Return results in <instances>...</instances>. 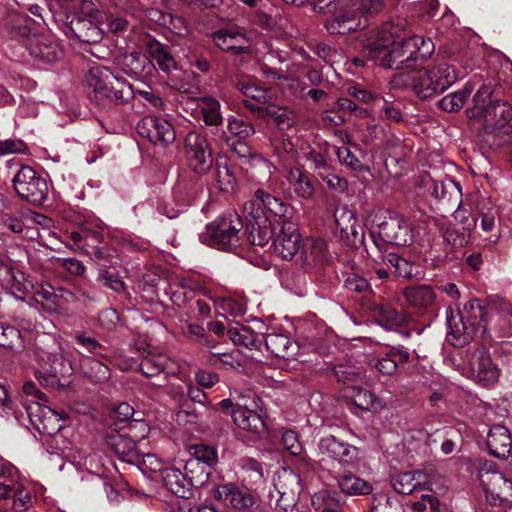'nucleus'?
<instances>
[{"instance_id": "nucleus-54", "label": "nucleus", "mask_w": 512, "mask_h": 512, "mask_svg": "<svg viewBox=\"0 0 512 512\" xmlns=\"http://www.w3.org/2000/svg\"><path fill=\"white\" fill-rule=\"evenodd\" d=\"M209 363L214 366H221L223 369L238 370L242 367L239 360V353L211 352L208 359Z\"/></svg>"}, {"instance_id": "nucleus-10", "label": "nucleus", "mask_w": 512, "mask_h": 512, "mask_svg": "<svg viewBox=\"0 0 512 512\" xmlns=\"http://www.w3.org/2000/svg\"><path fill=\"white\" fill-rule=\"evenodd\" d=\"M16 193L32 204H42L48 196V184L29 166H23L13 178Z\"/></svg>"}, {"instance_id": "nucleus-43", "label": "nucleus", "mask_w": 512, "mask_h": 512, "mask_svg": "<svg viewBox=\"0 0 512 512\" xmlns=\"http://www.w3.org/2000/svg\"><path fill=\"white\" fill-rule=\"evenodd\" d=\"M198 106L207 125L217 126L222 123L221 104L217 99L210 96L202 97L198 101Z\"/></svg>"}, {"instance_id": "nucleus-17", "label": "nucleus", "mask_w": 512, "mask_h": 512, "mask_svg": "<svg viewBox=\"0 0 512 512\" xmlns=\"http://www.w3.org/2000/svg\"><path fill=\"white\" fill-rule=\"evenodd\" d=\"M0 285L15 298L23 300L32 287L26 274L12 266L11 260L0 257Z\"/></svg>"}, {"instance_id": "nucleus-26", "label": "nucleus", "mask_w": 512, "mask_h": 512, "mask_svg": "<svg viewBox=\"0 0 512 512\" xmlns=\"http://www.w3.org/2000/svg\"><path fill=\"white\" fill-rule=\"evenodd\" d=\"M254 197L262 202L270 215L275 217V219H272L269 224H288L291 222L295 212L291 205L281 201L262 189H257L254 192Z\"/></svg>"}, {"instance_id": "nucleus-42", "label": "nucleus", "mask_w": 512, "mask_h": 512, "mask_svg": "<svg viewBox=\"0 0 512 512\" xmlns=\"http://www.w3.org/2000/svg\"><path fill=\"white\" fill-rule=\"evenodd\" d=\"M378 324L388 330L396 329L406 322V316L390 306H380L375 310Z\"/></svg>"}, {"instance_id": "nucleus-48", "label": "nucleus", "mask_w": 512, "mask_h": 512, "mask_svg": "<svg viewBox=\"0 0 512 512\" xmlns=\"http://www.w3.org/2000/svg\"><path fill=\"white\" fill-rule=\"evenodd\" d=\"M497 309L493 313L497 317V324L494 327L499 331V333L504 337L512 336V307L510 304L506 302H502L499 305H496Z\"/></svg>"}, {"instance_id": "nucleus-25", "label": "nucleus", "mask_w": 512, "mask_h": 512, "mask_svg": "<svg viewBox=\"0 0 512 512\" xmlns=\"http://www.w3.org/2000/svg\"><path fill=\"white\" fill-rule=\"evenodd\" d=\"M497 309L496 305L487 306L479 299L469 300L463 307L461 317L466 319V322L474 328L477 333L481 331L485 333L487 330V317L493 314Z\"/></svg>"}, {"instance_id": "nucleus-59", "label": "nucleus", "mask_w": 512, "mask_h": 512, "mask_svg": "<svg viewBox=\"0 0 512 512\" xmlns=\"http://www.w3.org/2000/svg\"><path fill=\"white\" fill-rule=\"evenodd\" d=\"M408 227L409 226H378L379 234L384 235L387 238V242L397 246L407 244V239L401 237L400 234H403V236H405L407 234Z\"/></svg>"}, {"instance_id": "nucleus-47", "label": "nucleus", "mask_w": 512, "mask_h": 512, "mask_svg": "<svg viewBox=\"0 0 512 512\" xmlns=\"http://www.w3.org/2000/svg\"><path fill=\"white\" fill-rule=\"evenodd\" d=\"M248 163L253 177L269 180L276 171V166L261 155H249Z\"/></svg>"}, {"instance_id": "nucleus-37", "label": "nucleus", "mask_w": 512, "mask_h": 512, "mask_svg": "<svg viewBox=\"0 0 512 512\" xmlns=\"http://www.w3.org/2000/svg\"><path fill=\"white\" fill-rule=\"evenodd\" d=\"M146 52L150 60L158 65L163 72L169 73L177 69V62L173 56L164 48L163 44L157 40H148L145 44Z\"/></svg>"}, {"instance_id": "nucleus-14", "label": "nucleus", "mask_w": 512, "mask_h": 512, "mask_svg": "<svg viewBox=\"0 0 512 512\" xmlns=\"http://www.w3.org/2000/svg\"><path fill=\"white\" fill-rule=\"evenodd\" d=\"M138 133L155 145L166 146L175 141L176 135L170 122L155 116H146L137 124Z\"/></svg>"}, {"instance_id": "nucleus-19", "label": "nucleus", "mask_w": 512, "mask_h": 512, "mask_svg": "<svg viewBox=\"0 0 512 512\" xmlns=\"http://www.w3.org/2000/svg\"><path fill=\"white\" fill-rule=\"evenodd\" d=\"M431 194L440 201L441 205L450 210L451 208L457 207L454 212L455 219L463 221L466 219L461 216V189L458 183L451 181L450 179L444 181H434L430 188Z\"/></svg>"}, {"instance_id": "nucleus-30", "label": "nucleus", "mask_w": 512, "mask_h": 512, "mask_svg": "<svg viewBox=\"0 0 512 512\" xmlns=\"http://www.w3.org/2000/svg\"><path fill=\"white\" fill-rule=\"evenodd\" d=\"M216 499L235 509H246L253 505L254 498L245 489L239 490L233 484L219 485L214 490Z\"/></svg>"}, {"instance_id": "nucleus-3", "label": "nucleus", "mask_w": 512, "mask_h": 512, "mask_svg": "<svg viewBox=\"0 0 512 512\" xmlns=\"http://www.w3.org/2000/svg\"><path fill=\"white\" fill-rule=\"evenodd\" d=\"M315 11L330 12L325 22L330 34L345 35L367 26V17L380 11L382 0H307Z\"/></svg>"}, {"instance_id": "nucleus-6", "label": "nucleus", "mask_w": 512, "mask_h": 512, "mask_svg": "<svg viewBox=\"0 0 512 512\" xmlns=\"http://www.w3.org/2000/svg\"><path fill=\"white\" fill-rule=\"evenodd\" d=\"M491 90L481 86L473 97L474 106L467 110L470 118L482 119L494 129H501L512 123V106L504 101H492Z\"/></svg>"}, {"instance_id": "nucleus-22", "label": "nucleus", "mask_w": 512, "mask_h": 512, "mask_svg": "<svg viewBox=\"0 0 512 512\" xmlns=\"http://www.w3.org/2000/svg\"><path fill=\"white\" fill-rule=\"evenodd\" d=\"M117 65L124 73L131 77L147 78L156 73L155 64L148 56L139 52H130L117 59Z\"/></svg>"}, {"instance_id": "nucleus-7", "label": "nucleus", "mask_w": 512, "mask_h": 512, "mask_svg": "<svg viewBox=\"0 0 512 512\" xmlns=\"http://www.w3.org/2000/svg\"><path fill=\"white\" fill-rule=\"evenodd\" d=\"M9 33L12 37H20L30 55L44 63H52L62 57L60 44L50 33H30L26 26H12Z\"/></svg>"}, {"instance_id": "nucleus-23", "label": "nucleus", "mask_w": 512, "mask_h": 512, "mask_svg": "<svg viewBox=\"0 0 512 512\" xmlns=\"http://www.w3.org/2000/svg\"><path fill=\"white\" fill-rule=\"evenodd\" d=\"M106 443L122 461L128 463L139 461L140 451L131 434L111 431L106 436Z\"/></svg>"}, {"instance_id": "nucleus-49", "label": "nucleus", "mask_w": 512, "mask_h": 512, "mask_svg": "<svg viewBox=\"0 0 512 512\" xmlns=\"http://www.w3.org/2000/svg\"><path fill=\"white\" fill-rule=\"evenodd\" d=\"M169 364V359L164 355H151L142 359L140 370L146 377H152L163 372Z\"/></svg>"}, {"instance_id": "nucleus-27", "label": "nucleus", "mask_w": 512, "mask_h": 512, "mask_svg": "<svg viewBox=\"0 0 512 512\" xmlns=\"http://www.w3.org/2000/svg\"><path fill=\"white\" fill-rule=\"evenodd\" d=\"M66 360L60 354H52L47 358V362L36 371V378L46 387H63L59 375L65 374L68 369L66 367Z\"/></svg>"}, {"instance_id": "nucleus-18", "label": "nucleus", "mask_w": 512, "mask_h": 512, "mask_svg": "<svg viewBox=\"0 0 512 512\" xmlns=\"http://www.w3.org/2000/svg\"><path fill=\"white\" fill-rule=\"evenodd\" d=\"M215 45L223 51H232L236 54L248 53L250 49V36L239 27L220 29L212 34Z\"/></svg>"}, {"instance_id": "nucleus-64", "label": "nucleus", "mask_w": 512, "mask_h": 512, "mask_svg": "<svg viewBox=\"0 0 512 512\" xmlns=\"http://www.w3.org/2000/svg\"><path fill=\"white\" fill-rule=\"evenodd\" d=\"M399 505L385 494H377L372 500L371 512H396Z\"/></svg>"}, {"instance_id": "nucleus-55", "label": "nucleus", "mask_w": 512, "mask_h": 512, "mask_svg": "<svg viewBox=\"0 0 512 512\" xmlns=\"http://www.w3.org/2000/svg\"><path fill=\"white\" fill-rule=\"evenodd\" d=\"M0 346L8 349L22 348L20 332L12 326L0 323Z\"/></svg>"}, {"instance_id": "nucleus-56", "label": "nucleus", "mask_w": 512, "mask_h": 512, "mask_svg": "<svg viewBox=\"0 0 512 512\" xmlns=\"http://www.w3.org/2000/svg\"><path fill=\"white\" fill-rule=\"evenodd\" d=\"M190 456L197 462L211 468L217 462V452L213 447L207 445H194L190 448Z\"/></svg>"}, {"instance_id": "nucleus-16", "label": "nucleus", "mask_w": 512, "mask_h": 512, "mask_svg": "<svg viewBox=\"0 0 512 512\" xmlns=\"http://www.w3.org/2000/svg\"><path fill=\"white\" fill-rule=\"evenodd\" d=\"M299 485L298 476L290 469H283L274 480V489L279 496L275 512H298L294 505L295 488Z\"/></svg>"}, {"instance_id": "nucleus-57", "label": "nucleus", "mask_w": 512, "mask_h": 512, "mask_svg": "<svg viewBox=\"0 0 512 512\" xmlns=\"http://www.w3.org/2000/svg\"><path fill=\"white\" fill-rule=\"evenodd\" d=\"M383 261L390 264L399 277L411 278L413 276V264L395 253H388Z\"/></svg>"}, {"instance_id": "nucleus-33", "label": "nucleus", "mask_w": 512, "mask_h": 512, "mask_svg": "<svg viewBox=\"0 0 512 512\" xmlns=\"http://www.w3.org/2000/svg\"><path fill=\"white\" fill-rule=\"evenodd\" d=\"M285 178L295 196L301 200H311L315 195V188L308 175L297 167L290 168Z\"/></svg>"}, {"instance_id": "nucleus-12", "label": "nucleus", "mask_w": 512, "mask_h": 512, "mask_svg": "<svg viewBox=\"0 0 512 512\" xmlns=\"http://www.w3.org/2000/svg\"><path fill=\"white\" fill-rule=\"evenodd\" d=\"M317 447L321 456L320 462L332 460L342 467L354 466L358 462V448L335 436L320 439Z\"/></svg>"}, {"instance_id": "nucleus-40", "label": "nucleus", "mask_w": 512, "mask_h": 512, "mask_svg": "<svg viewBox=\"0 0 512 512\" xmlns=\"http://www.w3.org/2000/svg\"><path fill=\"white\" fill-rule=\"evenodd\" d=\"M409 358V353L398 349H391L385 356L373 358V365L383 375H392L398 367V362H405Z\"/></svg>"}, {"instance_id": "nucleus-34", "label": "nucleus", "mask_w": 512, "mask_h": 512, "mask_svg": "<svg viewBox=\"0 0 512 512\" xmlns=\"http://www.w3.org/2000/svg\"><path fill=\"white\" fill-rule=\"evenodd\" d=\"M336 480L341 492L350 496L367 495L373 489L371 483L361 479L349 470H344L340 473Z\"/></svg>"}, {"instance_id": "nucleus-4", "label": "nucleus", "mask_w": 512, "mask_h": 512, "mask_svg": "<svg viewBox=\"0 0 512 512\" xmlns=\"http://www.w3.org/2000/svg\"><path fill=\"white\" fill-rule=\"evenodd\" d=\"M85 85L92 99L102 108L124 103L133 96L132 86L125 79L101 65L88 70Z\"/></svg>"}, {"instance_id": "nucleus-44", "label": "nucleus", "mask_w": 512, "mask_h": 512, "mask_svg": "<svg viewBox=\"0 0 512 512\" xmlns=\"http://www.w3.org/2000/svg\"><path fill=\"white\" fill-rule=\"evenodd\" d=\"M472 91V85L470 83H466L461 90L449 93L446 96H444L439 101V106L441 107V109L448 112L458 111L464 106L467 98L471 95Z\"/></svg>"}, {"instance_id": "nucleus-51", "label": "nucleus", "mask_w": 512, "mask_h": 512, "mask_svg": "<svg viewBox=\"0 0 512 512\" xmlns=\"http://www.w3.org/2000/svg\"><path fill=\"white\" fill-rule=\"evenodd\" d=\"M266 116L272 120L280 130L291 128L295 123V115L292 111L283 107H269Z\"/></svg>"}, {"instance_id": "nucleus-9", "label": "nucleus", "mask_w": 512, "mask_h": 512, "mask_svg": "<svg viewBox=\"0 0 512 512\" xmlns=\"http://www.w3.org/2000/svg\"><path fill=\"white\" fill-rule=\"evenodd\" d=\"M462 374L478 384L490 386L498 381L500 370L489 351L485 347H478L468 355Z\"/></svg>"}, {"instance_id": "nucleus-53", "label": "nucleus", "mask_w": 512, "mask_h": 512, "mask_svg": "<svg viewBox=\"0 0 512 512\" xmlns=\"http://www.w3.org/2000/svg\"><path fill=\"white\" fill-rule=\"evenodd\" d=\"M183 469L185 476L191 479L192 488L202 484L207 479L208 468L201 464V462H197V460L191 456L185 461Z\"/></svg>"}, {"instance_id": "nucleus-35", "label": "nucleus", "mask_w": 512, "mask_h": 512, "mask_svg": "<svg viewBox=\"0 0 512 512\" xmlns=\"http://www.w3.org/2000/svg\"><path fill=\"white\" fill-rule=\"evenodd\" d=\"M403 296L409 307L417 309L430 307L436 299V294L429 285L408 287L403 291Z\"/></svg>"}, {"instance_id": "nucleus-20", "label": "nucleus", "mask_w": 512, "mask_h": 512, "mask_svg": "<svg viewBox=\"0 0 512 512\" xmlns=\"http://www.w3.org/2000/svg\"><path fill=\"white\" fill-rule=\"evenodd\" d=\"M199 238L203 244L222 250L236 247L239 243L238 231L234 226H205Z\"/></svg>"}, {"instance_id": "nucleus-32", "label": "nucleus", "mask_w": 512, "mask_h": 512, "mask_svg": "<svg viewBox=\"0 0 512 512\" xmlns=\"http://www.w3.org/2000/svg\"><path fill=\"white\" fill-rule=\"evenodd\" d=\"M161 477L163 484L174 495L186 499L192 494L191 479L186 477L180 468H165Z\"/></svg>"}, {"instance_id": "nucleus-63", "label": "nucleus", "mask_w": 512, "mask_h": 512, "mask_svg": "<svg viewBox=\"0 0 512 512\" xmlns=\"http://www.w3.org/2000/svg\"><path fill=\"white\" fill-rule=\"evenodd\" d=\"M237 87L244 96L255 99L259 102L265 101L267 98L266 90L255 83L239 81Z\"/></svg>"}, {"instance_id": "nucleus-24", "label": "nucleus", "mask_w": 512, "mask_h": 512, "mask_svg": "<svg viewBox=\"0 0 512 512\" xmlns=\"http://www.w3.org/2000/svg\"><path fill=\"white\" fill-rule=\"evenodd\" d=\"M276 238L273 241L274 250L283 259L289 260L298 252L302 240L295 226H277Z\"/></svg>"}, {"instance_id": "nucleus-8", "label": "nucleus", "mask_w": 512, "mask_h": 512, "mask_svg": "<svg viewBox=\"0 0 512 512\" xmlns=\"http://www.w3.org/2000/svg\"><path fill=\"white\" fill-rule=\"evenodd\" d=\"M479 480L491 505L502 506L505 512H512V480L499 471L481 469Z\"/></svg>"}, {"instance_id": "nucleus-41", "label": "nucleus", "mask_w": 512, "mask_h": 512, "mask_svg": "<svg viewBox=\"0 0 512 512\" xmlns=\"http://www.w3.org/2000/svg\"><path fill=\"white\" fill-rule=\"evenodd\" d=\"M34 289V299L37 303L50 311L62 310V303L57 298V289L49 284H41L30 288Z\"/></svg>"}, {"instance_id": "nucleus-50", "label": "nucleus", "mask_w": 512, "mask_h": 512, "mask_svg": "<svg viewBox=\"0 0 512 512\" xmlns=\"http://www.w3.org/2000/svg\"><path fill=\"white\" fill-rule=\"evenodd\" d=\"M146 17L158 24L159 26L165 27L175 33H180L179 23L182 22L180 18L174 17L169 13H165L159 9H149L145 11Z\"/></svg>"}, {"instance_id": "nucleus-31", "label": "nucleus", "mask_w": 512, "mask_h": 512, "mask_svg": "<svg viewBox=\"0 0 512 512\" xmlns=\"http://www.w3.org/2000/svg\"><path fill=\"white\" fill-rule=\"evenodd\" d=\"M447 326L448 341L456 347L466 345L470 339L476 334L474 328L471 327L464 317H461V313L458 312L456 315L451 313L447 315Z\"/></svg>"}, {"instance_id": "nucleus-39", "label": "nucleus", "mask_w": 512, "mask_h": 512, "mask_svg": "<svg viewBox=\"0 0 512 512\" xmlns=\"http://www.w3.org/2000/svg\"><path fill=\"white\" fill-rule=\"evenodd\" d=\"M216 177L219 189L226 194H233L237 191L238 182L226 158H220L216 162Z\"/></svg>"}, {"instance_id": "nucleus-11", "label": "nucleus", "mask_w": 512, "mask_h": 512, "mask_svg": "<svg viewBox=\"0 0 512 512\" xmlns=\"http://www.w3.org/2000/svg\"><path fill=\"white\" fill-rule=\"evenodd\" d=\"M184 152L191 169L204 174L212 167V153L206 137L197 131L189 132L185 137Z\"/></svg>"}, {"instance_id": "nucleus-46", "label": "nucleus", "mask_w": 512, "mask_h": 512, "mask_svg": "<svg viewBox=\"0 0 512 512\" xmlns=\"http://www.w3.org/2000/svg\"><path fill=\"white\" fill-rule=\"evenodd\" d=\"M352 397L354 404L364 410L379 411L385 407L383 400L378 398L374 393L362 388H357Z\"/></svg>"}, {"instance_id": "nucleus-29", "label": "nucleus", "mask_w": 512, "mask_h": 512, "mask_svg": "<svg viewBox=\"0 0 512 512\" xmlns=\"http://www.w3.org/2000/svg\"><path fill=\"white\" fill-rule=\"evenodd\" d=\"M234 423L243 430L258 436L266 433V424L261 413L245 406H237L231 411Z\"/></svg>"}, {"instance_id": "nucleus-38", "label": "nucleus", "mask_w": 512, "mask_h": 512, "mask_svg": "<svg viewBox=\"0 0 512 512\" xmlns=\"http://www.w3.org/2000/svg\"><path fill=\"white\" fill-rule=\"evenodd\" d=\"M10 497H13L12 507L16 511H25L31 505V494L24 487L19 473L13 479L12 484L10 483L3 500H7Z\"/></svg>"}, {"instance_id": "nucleus-21", "label": "nucleus", "mask_w": 512, "mask_h": 512, "mask_svg": "<svg viewBox=\"0 0 512 512\" xmlns=\"http://www.w3.org/2000/svg\"><path fill=\"white\" fill-rule=\"evenodd\" d=\"M391 484L396 492L404 495L417 490H432L431 476L423 470L399 473L392 478Z\"/></svg>"}, {"instance_id": "nucleus-1", "label": "nucleus", "mask_w": 512, "mask_h": 512, "mask_svg": "<svg viewBox=\"0 0 512 512\" xmlns=\"http://www.w3.org/2000/svg\"><path fill=\"white\" fill-rule=\"evenodd\" d=\"M434 50L431 39L410 35L398 24H387L370 36L363 53L386 69L414 71Z\"/></svg>"}, {"instance_id": "nucleus-60", "label": "nucleus", "mask_w": 512, "mask_h": 512, "mask_svg": "<svg viewBox=\"0 0 512 512\" xmlns=\"http://www.w3.org/2000/svg\"><path fill=\"white\" fill-rule=\"evenodd\" d=\"M227 129L233 136L241 140H244L255 133L252 125L236 117H230L228 119Z\"/></svg>"}, {"instance_id": "nucleus-36", "label": "nucleus", "mask_w": 512, "mask_h": 512, "mask_svg": "<svg viewBox=\"0 0 512 512\" xmlns=\"http://www.w3.org/2000/svg\"><path fill=\"white\" fill-rule=\"evenodd\" d=\"M266 348L276 357L290 359L298 351V345L284 334H268L265 337Z\"/></svg>"}, {"instance_id": "nucleus-45", "label": "nucleus", "mask_w": 512, "mask_h": 512, "mask_svg": "<svg viewBox=\"0 0 512 512\" xmlns=\"http://www.w3.org/2000/svg\"><path fill=\"white\" fill-rule=\"evenodd\" d=\"M230 340L239 346H244L250 350L257 349L260 339L249 327H232L228 330Z\"/></svg>"}, {"instance_id": "nucleus-58", "label": "nucleus", "mask_w": 512, "mask_h": 512, "mask_svg": "<svg viewBox=\"0 0 512 512\" xmlns=\"http://www.w3.org/2000/svg\"><path fill=\"white\" fill-rule=\"evenodd\" d=\"M248 229V241L254 246H264L272 238V235L276 232L273 226H247Z\"/></svg>"}, {"instance_id": "nucleus-62", "label": "nucleus", "mask_w": 512, "mask_h": 512, "mask_svg": "<svg viewBox=\"0 0 512 512\" xmlns=\"http://www.w3.org/2000/svg\"><path fill=\"white\" fill-rule=\"evenodd\" d=\"M365 226H343L340 230V237L348 245L358 246L364 241Z\"/></svg>"}, {"instance_id": "nucleus-52", "label": "nucleus", "mask_w": 512, "mask_h": 512, "mask_svg": "<svg viewBox=\"0 0 512 512\" xmlns=\"http://www.w3.org/2000/svg\"><path fill=\"white\" fill-rule=\"evenodd\" d=\"M84 374L95 382H102L109 377V368L101 361L87 357L82 362Z\"/></svg>"}, {"instance_id": "nucleus-2", "label": "nucleus", "mask_w": 512, "mask_h": 512, "mask_svg": "<svg viewBox=\"0 0 512 512\" xmlns=\"http://www.w3.org/2000/svg\"><path fill=\"white\" fill-rule=\"evenodd\" d=\"M50 10L58 16H64L67 37L82 43L96 44L103 38L100 27L106 18L104 12L96 9L89 0H51Z\"/></svg>"}, {"instance_id": "nucleus-28", "label": "nucleus", "mask_w": 512, "mask_h": 512, "mask_svg": "<svg viewBox=\"0 0 512 512\" xmlns=\"http://www.w3.org/2000/svg\"><path fill=\"white\" fill-rule=\"evenodd\" d=\"M487 447L491 455L507 459L512 451V436L503 425H493L487 434Z\"/></svg>"}, {"instance_id": "nucleus-15", "label": "nucleus", "mask_w": 512, "mask_h": 512, "mask_svg": "<svg viewBox=\"0 0 512 512\" xmlns=\"http://www.w3.org/2000/svg\"><path fill=\"white\" fill-rule=\"evenodd\" d=\"M271 221L272 218L265 212V207L262 202L254 197V199L244 203L241 215L234 209H228L218 218L217 224H234L235 222L244 224H265Z\"/></svg>"}, {"instance_id": "nucleus-61", "label": "nucleus", "mask_w": 512, "mask_h": 512, "mask_svg": "<svg viewBox=\"0 0 512 512\" xmlns=\"http://www.w3.org/2000/svg\"><path fill=\"white\" fill-rule=\"evenodd\" d=\"M312 505L317 512H340V505L322 491L312 497Z\"/></svg>"}, {"instance_id": "nucleus-5", "label": "nucleus", "mask_w": 512, "mask_h": 512, "mask_svg": "<svg viewBox=\"0 0 512 512\" xmlns=\"http://www.w3.org/2000/svg\"><path fill=\"white\" fill-rule=\"evenodd\" d=\"M410 81L413 91L423 99L434 97L452 86L458 79L464 77V72L456 66L441 62L412 71Z\"/></svg>"}, {"instance_id": "nucleus-13", "label": "nucleus", "mask_w": 512, "mask_h": 512, "mask_svg": "<svg viewBox=\"0 0 512 512\" xmlns=\"http://www.w3.org/2000/svg\"><path fill=\"white\" fill-rule=\"evenodd\" d=\"M27 413L33 426L42 434L55 435L65 425L68 418L66 412H58L40 402L27 407Z\"/></svg>"}]
</instances>
